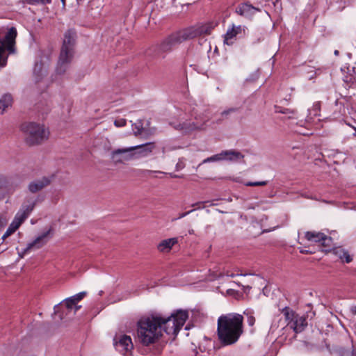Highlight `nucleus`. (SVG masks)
<instances>
[{
    "label": "nucleus",
    "mask_w": 356,
    "mask_h": 356,
    "mask_svg": "<svg viewBox=\"0 0 356 356\" xmlns=\"http://www.w3.org/2000/svg\"><path fill=\"white\" fill-rule=\"evenodd\" d=\"M188 318L187 309L174 310L170 316H162L154 313L141 318L137 323V335L143 346L155 343L162 335L163 330L167 334H177Z\"/></svg>",
    "instance_id": "nucleus-1"
},
{
    "label": "nucleus",
    "mask_w": 356,
    "mask_h": 356,
    "mask_svg": "<svg viewBox=\"0 0 356 356\" xmlns=\"http://www.w3.org/2000/svg\"><path fill=\"white\" fill-rule=\"evenodd\" d=\"M243 333V317L236 313L221 315L217 322V334L223 346L236 343Z\"/></svg>",
    "instance_id": "nucleus-2"
},
{
    "label": "nucleus",
    "mask_w": 356,
    "mask_h": 356,
    "mask_svg": "<svg viewBox=\"0 0 356 356\" xmlns=\"http://www.w3.org/2000/svg\"><path fill=\"white\" fill-rule=\"evenodd\" d=\"M20 130L24 135V141L29 146L41 144L49 138V132L44 125L32 122H26L21 124Z\"/></svg>",
    "instance_id": "nucleus-3"
},
{
    "label": "nucleus",
    "mask_w": 356,
    "mask_h": 356,
    "mask_svg": "<svg viewBox=\"0 0 356 356\" xmlns=\"http://www.w3.org/2000/svg\"><path fill=\"white\" fill-rule=\"evenodd\" d=\"M76 33L74 29H68L64 35V40L60 50L59 60L56 67V72L64 74L67 70V65L70 63L73 57V48L76 42Z\"/></svg>",
    "instance_id": "nucleus-4"
},
{
    "label": "nucleus",
    "mask_w": 356,
    "mask_h": 356,
    "mask_svg": "<svg viewBox=\"0 0 356 356\" xmlns=\"http://www.w3.org/2000/svg\"><path fill=\"white\" fill-rule=\"evenodd\" d=\"M154 147L153 143H147L127 148L117 149L112 152V158L115 159L116 162H122L121 159H115L117 155H123L125 160H130L138 156H145L152 152Z\"/></svg>",
    "instance_id": "nucleus-5"
},
{
    "label": "nucleus",
    "mask_w": 356,
    "mask_h": 356,
    "mask_svg": "<svg viewBox=\"0 0 356 356\" xmlns=\"http://www.w3.org/2000/svg\"><path fill=\"white\" fill-rule=\"evenodd\" d=\"M188 35L186 29L171 33L161 42V51L165 54L172 51L183 42L190 40Z\"/></svg>",
    "instance_id": "nucleus-6"
},
{
    "label": "nucleus",
    "mask_w": 356,
    "mask_h": 356,
    "mask_svg": "<svg viewBox=\"0 0 356 356\" xmlns=\"http://www.w3.org/2000/svg\"><path fill=\"white\" fill-rule=\"evenodd\" d=\"M115 348L124 356H131L134 345L130 336L127 334H115L113 338Z\"/></svg>",
    "instance_id": "nucleus-7"
},
{
    "label": "nucleus",
    "mask_w": 356,
    "mask_h": 356,
    "mask_svg": "<svg viewBox=\"0 0 356 356\" xmlns=\"http://www.w3.org/2000/svg\"><path fill=\"white\" fill-rule=\"evenodd\" d=\"M243 157L244 156L240 152L234 149L222 151L219 154H214L210 157L204 159L202 161V163L199 164L198 167L201 166L204 163L209 162H216L225 159H227L229 161H237L238 159H243Z\"/></svg>",
    "instance_id": "nucleus-8"
},
{
    "label": "nucleus",
    "mask_w": 356,
    "mask_h": 356,
    "mask_svg": "<svg viewBox=\"0 0 356 356\" xmlns=\"http://www.w3.org/2000/svg\"><path fill=\"white\" fill-rule=\"evenodd\" d=\"M261 11V8L252 6L250 1L240 3L235 8L237 15L248 20H252L254 15Z\"/></svg>",
    "instance_id": "nucleus-9"
},
{
    "label": "nucleus",
    "mask_w": 356,
    "mask_h": 356,
    "mask_svg": "<svg viewBox=\"0 0 356 356\" xmlns=\"http://www.w3.org/2000/svg\"><path fill=\"white\" fill-rule=\"evenodd\" d=\"M35 206V200L30 202L27 205L22 204L19 210L16 213L13 222H14L19 227L22 223L28 218L29 214L33 210Z\"/></svg>",
    "instance_id": "nucleus-10"
},
{
    "label": "nucleus",
    "mask_w": 356,
    "mask_h": 356,
    "mask_svg": "<svg viewBox=\"0 0 356 356\" xmlns=\"http://www.w3.org/2000/svg\"><path fill=\"white\" fill-rule=\"evenodd\" d=\"M54 176L42 177L41 179H35L31 181L28 185L29 191L32 193H35L42 191L45 187L50 185Z\"/></svg>",
    "instance_id": "nucleus-11"
},
{
    "label": "nucleus",
    "mask_w": 356,
    "mask_h": 356,
    "mask_svg": "<svg viewBox=\"0 0 356 356\" xmlns=\"http://www.w3.org/2000/svg\"><path fill=\"white\" fill-rule=\"evenodd\" d=\"M213 26L212 24H206L198 26H192L186 28L187 33L189 34L190 40L201 35H209L211 33Z\"/></svg>",
    "instance_id": "nucleus-12"
},
{
    "label": "nucleus",
    "mask_w": 356,
    "mask_h": 356,
    "mask_svg": "<svg viewBox=\"0 0 356 356\" xmlns=\"http://www.w3.org/2000/svg\"><path fill=\"white\" fill-rule=\"evenodd\" d=\"M51 229L50 228L47 232L42 233L41 235L38 236L34 241L27 244V246L26 248L24 249L22 253L26 254L30 250L33 248H41L44 243V238L49 234L51 232Z\"/></svg>",
    "instance_id": "nucleus-13"
},
{
    "label": "nucleus",
    "mask_w": 356,
    "mask_h": 356,
    "mask_svg": "<svg viewBox=\"0 0 356 356\" xmlns=\"http://www.w3.org/2000/svg\"><path fill=\"white\" fill-rule=\"evenodd\" d=\"M307 326V318L304 316L297 315L293 321L291 322V328L295 333H300L303 332Z\"/></svg>",
    "instance_id": "nucleus-14"
},
{
    "label": "nucleus",
    "mask_w": 356,
    "mask_h": 356,
    "mask_svg": "<svg viewBox=\"0 0 356 356\" xmlns=\"http://www.w3.org/2000/svg\"><path fill=\"white\" fill-rule=\"evenodd\" d=\"M178 243L177 238H170L168 239L163 240L161 241L157 245V248L159 252H169L173 245Z\"/></svg>",
    "instance_id": "nucleus-15"
},
{
    "label": "nucleus",
    "mask_w": 356,
    "mask_h": 356,
    "mask_svg": "<svg viewBox=\"0 0 356 356\" xmlns=\"http://www.w3.org/2000/svg\"><path fill=\"white\" fill-rule=\"evenodd\" d=\"M165 52L161 51L160 44L150 47L145 51L146 56L152 60L159 58Z\"/></svg>",
    "instance_id": "nucleus-16"
},
{
    "label": "nucleus",
    "mask_w": 356,
    "mask_h": 356,
    "mask_svg": "<svg viewBox=\"0 0 356 356\" xmlns=\"http://www.w3.org/2000/svg\"><path fill=\"white\" fill-rule=\"evenodd\" d=\"M323 232L308 231L305 232V237L309 241L321 244V240L323 239Z\"/></svg>",
    "instance_id": "nucleus-17"
},
{
    "label": "nucleus",
    "mask_w": 356,
    "mask_h": 356,
    "mask_svg": "<svg viewBox=\"0 0 356 356\" xmlns=\"http://www.w3.org/2000/svg\"><path fill=\"white\" fill-rule=\"evenodd\" d=\"M242 31H244L245 29H243L241 25L234 26L233 24L232 27L230 29H228L225 34V42H226L228 44V40L232 39L234 37H236L238 34L241 33Z\"/></svg>",
    "instance_id": "nucleus-18"
},
{
    "label": "nucleus",
    "mask_w": 356,
    "mask_h": 356,
    "mask_svg": "<svg viewBox=\"0 0 356 356\" xmlns=\"http://www.w3.org/2000/svg\"><path fill=\"white\" fill-rule=\"evenodd\" d=\"M13 97L10 94H5L0 99V114H3L6 108L11 106Z\"/></svg>",
    "instance_id": "nucleus-19"
},
{
    "label": "nucleus",
    "mask_w": 356,
    "mask_h": 356,
    "mask_svg": "<svg viewBox=\"0 0 356 356\" xmlns=\"http://www.w3.org/2000/svg\"><path fill=\"white\" fill-rule=\"evenodd\" d=\"M282 313L284 316L286 321H287V325L291 327V322L293 321L296 316L298 315L292 309L286 306L281 310Z\"/></svg>",
    "instance_id": "nucleus-20"
},
{
    "label": "nucleus",
    "mask_w": 356,
    "mask_h": 356,
    "mask_svg": "<svg viewBox=\"0 0 356 356\" xmlns=\"http://www.w3.org/2000/svg\"><path fill=\"white\" fill-rule=\"evenodd\" d=\"M274 108L275 113L289 115V118H294L297 113V111L296 109L284 108L278 105H275Z\"/></svg>",
    "instance_id": "nucleus-21"
},
{
    "label": "nucleus",
    "mask_w": 356,
    "mask_h": 356,
    "mask_svg": "<svg viewBox=\"0 0 356 356\" xmlns=\"http://www.w3.org/2000/svg\"><path fill=\"white\" fill-rule=\"evenodd\" d=\"M35 109L42 115L47 114L50 111V106L45 102H40L35 105Z\"/></svg>",
    "instance_id": "nucleus-22"
},
{
    "label": "nucleus",
    "mask_w": 356,
    "mask_h": 356,
    "mask_svg": "<svg viewBox=\"0 0 356 356\" xmlns=\"http://www.w3.org/2000/svg\"><path fill=\"white\" fill-rule=\"evenodd\" d=\"M332 238L324 234L323 239L321 240V245L325 248V251L330 250L332 248Z\"/></svg>",
    "instance_id": "nucleus-23"
},
{
    "label": "nucleus",
    "mask_w": 356,
    "mask_h": 356,
    "mask_svg": "<svg viewBox=\"0 0 356 356\" xmlns=\"http://www.w3.org/2000/svg\"><path fill=\"white\" fill-rule=\"evenodd\" d=\"M8 186V181L6 177L0 175V200L3 198V190L6 189Z\"/></svg>",
    "instance_id": "nucleus-24"
},
{
    "label": "nucleus",
    "mask_w": 356,
    "mask_h": 356,
    "mask_svg": "<svg viewBox=\"0 0 356 356\" xmlns=\"http://www.w3.org/2000/svg\"><path fill=\"white\" fill-rule=\"evenodd\" d=\"M19 228V226L15 224L14 222H12L10 225H9L8 228L3 235L1 239L4 240L6 238L9 236L10 234L14 233L17 229Z\"/></svg>",
    "instance_id": "nucleus-25"
},
{
    "label": "nucleus",
    "mask_w": 356,
    "mask_h": 356,
    "mask_svg": "<svg viewBox=\"0 0 356 356\" xmlns=\"http://www.w3.org/2000/svg\"><path fill=\"white\" fill-rule=\"evenodd\" d=\"M352 71L353 72V74H349L348 75H346L343 79V81L347 84H352L356 81L355 67H352Z\"/></svg>",
    "instance_id": "nucleus-26"
},
{
    "label": "nucleus",
    "mask_w": 356,
    "mask_h": 356,
    "mask_svg": "<svg viewBox=\"0 0 356 356\" xmlns=\"http://www.w3.org/2000/svg\"><path fill=\"white\" fill-rule=\"evenodd\" d=\"M321 111V104L320 102H316L314 104L312 108L309 109V115H313L314 116L320 115Z\"/></svg>",
    "instance_id": "nucleus-27"
},
{
    "label": "nucleus",
    "mask_w": 356,
    "mask_h": 356,
    "mask_svg": "<svg viewBox=\"0 0 356 356\" xmlns=\"http://www.w3.org/2000/svg\"><path fill=\"white\" fill-rule=\"evenodd\" d=\"M238 111V108H229L227 110H225L223 111L222 113H221V117L222 118H220V120H218V121H222L224 119H226L228 118V115L231 113H236Z\"/></svg>",
    "instance_id": "nucleus-28"
},
{
    "label": "nucleus",
    "mask_w": 356,
    "mask_h": 356,
    "mask_svg": "<svg viewBox=\"0 0 356 356\" xmlns=\"http://www.w3.org/2000/svg\"><path fill=\"white\" fill-rule=\"evenodd\" d=\"M64 305L66 307L67 309H72L74 308V306L76 304V302L75 300H74V298L70 297L63 300Z\"/></svg>",
    "instance_id": "nucleus-29"
},
{
    "label": "nucleus",
    "mask_w": 356,
    "mask_h": 356,
    "mask_svg": "<svg viewBox=\"0 0 356 356\" xmlns=\"http://www.w3.org/2000/svg\"><path fill=\"white\" fill-rule=\"evenodd\" d=\"M339 258L344 260L346 263L349 264L353 261L352 257L349 254L348 251L341 250V254H339Z\"/></svg>",
    "instance_id": "nucleus-30"
},
{
    "label": "nucleus",
    "mask_w": 356,
    "mask_h": 356,
    "mask_svg": "<svg viewBox=\"0 0 356 356\" xmlns=\"http://www.w3.org/2000/svg\"><path fill=\"white\" fill-rule=\"evenodd\" d=\"M334 352L338 356H348L349 355V350L341 346L337 347Z\"/></svg>",
    "instance_id": "nucleus-31"
},
{
    "label": "nucleus",
    "mask_w": 356,
    "mask_h": 356,
    "mask_svg": "<svg viewBox=\"0 0 356 356\" xmlns=\"http://www.w3.org/2000/svg\"><path fill=\"white\" fill-rule=\"evenodd\" d=\"M268 181H248L245 184L246 186H263L268 184Z\"/></svg>",
    "instance_id": "nucleus-32"
},
{
    "label": "nucleus",
    "mask_w": 356,
    "mask_h": 356,
    "mask_svg": "<svg viewBox=\"0 0 356 356\" xmlns=\"http://www.w3.org/2000/svg\"><path fill=\"white\" fill-rule=\"evenodd\" d=\"M172 4L175 7L177 8L179 6H188L191 3L186 2L184 0H172Z\"/></svg>",
    "instance_id": "nucleus-33"
},
{
    "label": "nucleus",
    "mask_w": 356,
    "mask_h": 356,
    "mask_svg": "<svg viewBox=\"0 0 356 356\" xmlns=\"http://www.w3.org/2000/svg\"><path fill=\"white\" fill-rule=\"evenodd\" d=\"M254 273H229V271H227L226 273V275L228 276V277H234L236 276H247V275H254Z\"/></svg>",
    "instance_id": "nucleus-34"
},
{
    "label": "nucleus",
    "mask_w": 356,
    "mask_h": 356,
    "mask_svg": "<svg viewBox=\"0 0 356 356\" xmlns=\"http://www.w3.org/2000/svg\"><path fill=\"white\" fill-rule=\"evenodd\" d=\"M86 295V292L82 291V292H80V293L73 296L72 297L74 298V300H75V301L77 303L79 301L81 300Z\"/></svg>",
    "instance_id": "nucleus-35"
},
{
    "label": "nucleus",
    "mask_w": 356,
    "mask_h": 356,
    "mask_svg": "<svg viewBox=\"0 0 356 356\" xmlns=\"http://www.w3.org/2000/svg\"><path fill=\"white\" fill-rule=\"evenodd\" d=\"M127 124L126 120L124 119H120V120H115L114 122V124L117 127H122L125 126Z\"/></svg>",
    "instance_id": "nucleus-36"
},
{
    "label": "nucleus",
    "mask_w": 356,
    "mask_h": 356,
    "mask_svg": "<svg viewBox=\"0 0 356 356\" xmlns=\"http://www.w3.org/2000/svg\"><path fill=\"white\" fill-rule=\"evenodd\" d=\"M26 2L30 5H37L43 3V0H26Z\"/></svg>",
    "instance_id": "nucleus-37"
},
{
    "label": "nucleus",
    "mask_w": 356,
    "mask_h": 356,
    "mask_svg": "<svg viewBox=\"0 0 356 356\" xmlns=\"http://www.w3.org/2000/svg\"><path fill=\"white\" fill-rule=\"evenodd\" d=\"M194 211V209H192L189 211H187V212H184V213H182L179 215V216L177 218L178 219H180V218H182L185 216H186L188 214H189L190 213L193 212Z\"/></svg>",
    "instance_id": "nucleus-38"
},
{
    "label": "nucleus",
    "mask_w": 356,
    "mask_h": 356,
    "mask_svg": "<svg viewBox=\"0 0 356 356\" xmlns=\"http://www.w3.org/2000/svg\"><path fill=\"white\" fill-rule=\"evenodd\" d=\"M300 252L302 253V254H312L313 253V252L308 250L303 249V248H300Z\"/></svg>",
    "instance_id": "nucleus-39"
},
{
    "label": "nucleus",
    "mask_w": 356,
    "mask_h": 356,
    "mask_svg": "<svg viewBox=\"0 0 356 356\" xmlns=\"http://www.w3.org/2000/svg\"><path fill=\"white\" fill-rule=\"evenodd\" d=\"M254 321H255V319L254 317L251 316L250 318H249L248 319V324L250 325H253L254 323Z\"/></svg>",
    "instance_id": "nucleus-40"
},
{
    "label": "nucleus",
    "mask_w": 356,
    "mask_h": 356,
    "mask_svg": "<svg viewBox=\"0 0 356 356\" xmlns=\"http://www.w3.org/2000/svg\"><path fill=\"white\" fill-rule=\"evenodd\" d=\"M175 129H178V130H182V129H184V124H177V127H175Z\"/></svg>",
    "instance_id": "nucleus-41"
},
{
    "label": "nucleus",
    "mask_w": 356,
    "mask_h": 356,
    "mask_svg": "<svg viewBox=\"0 0 356 356\" xmlns=\"http://www.w3.org/2000/svg\"><path fill=\"white\" fill-rule=\"evenodd\" d=\"M350 312L352 313L353 315H356V305L351 307Z\"/></svg>",
    "instance_id": "nucleus-42"
},
{
    "label": "nucleus",
    "mask_w": 356,
    "mask_h": 356,
    "mask_svg": "<svg viewBox=\"0 0 356 356\" xmlns=\"http://www.w3.org/2000/svg\"><path fill=\"white\" fill-rule=\"evenodd\" d=\"M52 0H43V3H41V5H46L51 3Z\"/></svg>",
    "instance_id": "nucleus-43"
},
{
    "label": "nucleus",
    "mask_w": 356,
    "mask_h": 356,
    "mask_svg": "<svg viewBox=\"0 0 356 356\" xmlns=\"http://www.w3.org/2000/svg\"><path fill=\"white\" fill-rule=\"evenodd\" d=\"M60 1L62 3L63 8L65 9L66 7V0H60Z\"/></svg>",
    "instance_id": "nucleus-44"
},
{
    "label": "nucleus",
    "mask_w": 356,
    "mask_h": 356,
    "mask_svg": "<svg viewBox=\"0 0 356 356\" xmlns=\"http://www.w3.org/2000/svg\"><path fill=\"white\" fill-rule=\"evenodd\" d=\"M74 313H75L77 310H79V309L81 307V305L77 306V305H76H76L74 306Z\"/></svg>",
    "instance_id": "nucleus-45"
},
{
    "label": "nucleus",
    "mask_w": 356,
    "mask_h": 356,
    "mask_svg": "<svg viewBox=\"0 0 356 356\" xmlns=\"http://www.w3.org/2000/svg\"><path fill=\"white\" fill-rule=\"evenodd\" d=\"M352 356H356V349L353 348L351 351Z\"/></svg>",
    "instance_id": "nucleus-46"
},
{
    "label": "nucleus",
    "mask_w": 356,
    "mask_h": 356,
    "mask_svg": "<svg viewBox=\"0 0 356 356\" xmlns=\"http://www.w3.org/2000/svg\"><path fill=\"white\" fill-rule=\"evenodd\" d=\"M272 3L276 6V3H278V0H270Z\"/></svg>",
    "instance_id": "nucleus-47"
},
{
    "label": "nucleus",
    "mask_w": 356,
    "mask_h": 356,
    "mask_svg": "<svg viewBox=\"0 0 356 356\" xmlns=\"http://www.w3.org/2000/svg\"><path fill=\"white\" fill-rule=\"evenodd\" d=\"M38 67V64H36V65H35V67H34V73H35V72H36V70H37Z\"/></svg>",
    "instance_id": "nucleus-48"
},
{
    "label": "nucleus",
    "mask_w": 356,
    "mask_h": 356,
    "mask_svg": "<svg viewBox=\"0 0 356 356\" xmlns=\"http://www.w3.org/2000/svg\"><path fill=\"white\" fill-rule=\"evenodd\" d=\"M201 203H202V202H197V203H195V204H192V207H195V206H196V205H199V204H200Z\"/></svg>",
    "instance_id": "nucleus-49"
},
{
    "label": "nucleus",
    "mask_w": 356,
    "mask_h": 356,
    "mask_svg": "<svg viewBox=\"0 0 356 356\" xmlns=\"http://www.w3.org/2000/svg\"><path fill=\"white\" fill-rule=\"evenodd\" d=\"M339 51H338V50H335V51H334V54H335L336 56L339 55Z\"/></svg>",
    "instance_id": "nucleus-50"
},
{
    "label": "nucleus",
    "mask_w": 356,
    "mask_h": 356,
    "mask_svg": "<svg viewBox=\"0 0 356 356\" xmlns=\"http://www.w3.org/2000/svg\"><path fill=\"white\" fill-rule=\"evenodd\" d=\"M171 177L174 178L179 177L178 175H171Z\"/></svg>",
    "instance_id": "nucleus-51"
},
{
    "label": "nucleus",
    "mask_w": 356,
    "mask_h": 356,
    "mask_svg": "<svg viewBox=\"0 0 356 356\" xmlns=\"http://www.w3.org/2000/svg\"><path fill=\"white\" fill-rule=\"evenodd\" d=\"M3 225L2 218L0 217V226Z\"/></svg>",
    "instance_id": "nucleus-52"
},
{
    "label": "nucleus",
    "mask_w": 356,
    "mask_h": 356,
    "mask_svg": "<svg viewBox=\"0 0 356 356\" xmlns=\"http://www.w3.org/2000/svg\"><path fill=\"white\" fill-rule=\"evenodd\" d=\"M185 329H186V330H189V329H190V325H189V324H188V325H186V327H185Z\"/></svg>",
    "instance_id": "nucleus-53"
},
{
    "label": "nucleus",
    "mask_w": 356,
    "mask_h": 356,
    "mask_svg": "<svg viewBox=\"0 0 356 356\" xmlns=\"http://www.w3.org/2000/svg\"><path fill=\"white\" fill-rule=\"evenodd\" d=\"M193 232H194V231H193V229H192V230H189V234H193Z\"/></svg>",
    "instance_id": "nucleus-54"
},
{
    "label": "nucleus",
    "mask_w": 356,
    "mask_h": 356,
    "mask_svg": "<svg viewBox=\"0 0 356 356\" xmlns=\"http://www.w3.org/2000/svg\"><path fill=\"white\" fill-rule=\"evenodd\" d=\"M236 284L237 285H238V286H241V284H240L239 283H238V282H236Z\"/></svg>",
    "instance_id": "nucleus-55"
},
{
    "label": "nucleus",
    "mask_w": 356,
    "mask_h": 356,
    "mask_svg": "<svg viewBox=\"0 0 356 356\" xmlns=\"http://www.w3.org/2000/svg\"><path fill=\"white\" fill-rule=\"evenodd\" d=\"M247 288H248V289H251V286H247Z\"/></svg>",
    "instance_id": "nucleus-56"
},
{
    "label": "nucleus",
    "mask_w": 356,
    "mask_h": 356,
    "mask_svg": "<svg viewBox=\"0 0 356 356\" xmlns=\"http://www.w3.org/2000/svg\"><path fill=\"white\" fill-rule=\"evenodd\" d=\"M354 136H356V129H355V132L354 133Z\"/></svg>",
    "instance_id": "nucleus-57"
}]
</instances>
